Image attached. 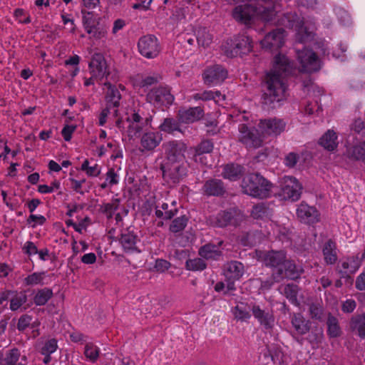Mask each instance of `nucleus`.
<instances>
[{"instance_id": "nucleus-1", "label": "nucleus", "mask_w": 365, "mask_h": 365, "mask_svg": "<svg viewBox=\"0 0 365 365\" xmlns=\"http://www.w3.org/2000/svg\"><path fill=\"white\" fill-rule=\"evenodd\" d=\"M294 63L285 55L278 54L274 58L272 69L265 77L266 91L262 96V103L272 106L281 101L287 89L285 78L294 73Z\"/></svg>"}, {"instance_id": "nucleus-2", "label": "nucleus", "mask_w": 365, "mask_h": 365, "mask_svg": "<svg viewBox=\"0 0 365 365\" xmlns=\"http://www.w3.org/2000/svg\"><path fill=\"white\" fill-rule=\"evenodd\" d=\"M233 18L245 24H247L255 16H259L263 21H273L276 16L274 0H257V5H240L232 12Z\"/></svg>"}, {"instance_id": "nucleus-3", "label": "nucleus", "mask_w": 365, "mask_h": 365, "mask_svg": "<svg viewBox=\"0 0 365 365\" xmlns=\"http://www.w3.org/2000/svg\"><path fill=\"white\" fill-rule=\"evenodd\" d=\"M242 187L245 194L262 199L271 195L273 185L259 174L252 173L243 180Z\"/></svg>"}, {"instance_id": "nucleus-4", "label": "nucleus", "mask_w": 365, "mask_h": 365, "mask_svg": "<svg viewBox=\"0 0 365 365\" xmlns=\"http://www.w3.org/2000/svg\"><path fill=\"white\" fill-rule=\"evenodd\" d=\"M152 117L149 115H145L143 113L134 110V112L128 116L125 120L118 118L116 122V126L121 130L125 131L130 138L138 137L146 126L150 125Z\"/></svg>"}, {"instance_id": "nucleus-5", "label": "nucleus", "mask_w": 365, "mask_h": 365, "mask_svg": "<svg viewBox=\"0 0 365 365\" xmlns=\"http://www.w3.org/2000/svg\"><path fill=\"white\" fill-rule=\"evenodd\" d=\"M252 41L249 36L240 34L226 41L222 49L227 57H235L250 53L252 48Z\"/></svg>"}, {"instance_id": "nucleus-6", "label": "nucleus", "mask_w": 365, "mask_h": 365, "mask_svg": "<svg viewBox=\"0 0 365 365\" xmlns=\"http://www.w3.org/2000/svg\"><path fill=\"white\" fill-rule=\"evenodd\" d=\"M189 163L187 161L180 163H161L160 168L163 173V179L173 184L180 182L188 173Z\"/></svg>"}, {"instance_id": "nucleus-7", "label": "nucleus", "mask_w": 365, "mask_h": 365, "mask_svg": "<svg viewBox=\"0 0 365 365\" xmlns=\"http://www.w3.org/2000/svg\"><path fill=\"white\" fill-rule=\"evenodd\" d=\"M302 187L299 181L292 176H284L279 181V190L274 192L282 200L297 201L299 199Z\"/></svg>"}, {"instance_id": "nucleus-8", "label": "nucleus", "mask_w": 365, "mask_h": 365, "mask_svg": "<svg viewBox=\"0 0 365 365\" xmlns=\"http://www.w3.org/2000/svg\"><path fill=\"white\" fill-rule=\"evenodd\" d=\"M238 140L247 149L260 148L263 143V138L258 130L255 127H250L242 123L238 126Z\"/></svg>"}, {"instance_id": "nucleus-9", "label": "nucleus", "mask_w": 365, "mask_h": 365, "mask_svg": "<svg viewBox=\"0 0 365 365\" xmlns=\"http://www.w3.org/2000/svg\"><path fill=\"white\" fill-rule=\"evenodd\" d=\"M165 160L162 163H180L187 161L185 153L186 145L180 140H170L163 144Z\"/></svg>"}, {"instance_id": "nucleus-10", "label": "nucleus", "mask_w": 365, "mask_h": 365, "mask_svg": "<svg viewBox=\"0 0 365 365\" xmlns=\"http://www.w3.org/2000/svg\"><path fill=\"white\" fill-rule=\"evenodd\" d=\"M297 58L301 65L302 72L313 73L321 68L320 60L312 50L303 48L298 51Z\"/></svg>"}, {"instance_id": "nucleus-11", "label": "nucleus", "mask_w": 365, "mask_h": 365, "mask_svg": "<svg viewBox=\"0 0 365 365\" xmlns=\"http://www.w3.org/2000/svg\"><path fill=\"white\" fill-rule=\"evenodd\" d=\"M138 48L140 53L147 58H154L160 52L158 38L154 35L143 36L138 40Z\"/></svg>"}, {"instance_id": "nucleus-12", "label": "nucleus", "mask_w": 365, "mask_h": 365, "mask_svg": "<svg viewBox=\"0 0 365 365\" xmlns=\"http://www.w3.org/2000/svg\"><path fill=\"white\" fill-rule=\"evenodd\" d=\"M146 99L155 106H168L173 103L174 96L168 87L160 86L151 89L148 93Z\"/></svg>"}, {"instance_id": "nucleus-13", "label": "nucleus", "mask_w": 365, "mask_h": 365, "mask_svg": "<svg viewBox=\"0 0 365 365\" xmlns=\"http://www.w3.org/2000/svg\"><path fill=\"white\" fill-rule=\"evenodd\" d=\"M90 74L93 76V78H97L102 83L104 78L109 76V71L106 61L103 54L100 53H94L88 64Z\"/></svg>"}, {"instance_id": "nucleus-14", "label": "nucleus", "mask_w": 365, "mask_h": 365, "mask_svg": "<svg viewBox=\"0 0 365 365\" xmlns=\"http://www.w3.org/2000/svg\"><path fill=\"white\" fill-rule=\"evenodd\" d=\"M227 77V71L220 65L207 67L202 73V80L208 86L222 83Z\"/></svg>"}, {"instance_id": "nucleus-15", "label": "nucleus", "mask_w": 365, "mask_h": 365, "mask_svg": "<svg viewBox=\"0 0 365 365\" xmlns=\"http://www.w3.org/2000/svg\"><path fill=\"white\" fill-rule=\"evenodd\" d=\"M244 274L243 264L237 261L227 263L224 267V274L227 282V291L235 290V282L239 280Z\"/></svg>"}, {"instance_id": "nucleus-16", "label": "nucleus", "mask_w": 365, "mask_h": 365, "mask_svg": "<svg viewBox=\"0 0 365 365\" xmlns=\"http://www.w3.org/2000/svg\"><path fill=\"white\" fill-rule=\"evenodd\" d=\"M252 314L259 323V324L266 330L273 328L274 325V317L272 312L268 309H263L259 304H252Z\"/></svg>"}, {"instance_id": "nucleus-17", "label": "nucleus", "mask_w": 365, "mask_h": 365, "mask_svg": "<svg viewBox=\"0 0 365 365\" xmlns=\"http://www.w3.org/2000/svg\"><path fill=\"white\" fill-rule=\"evenodd\" d=\"M300 272L293 262L285 259L279 269L273 271L272 277L275 282H279L284 278L296 279L299 277Z\"/></svg>"}, {"instance_id": "nucleus-18", "label": "nucleus", "mask_w": 365, "mask_h": 365, "mask_svg": "<svg viewBox=\"0 0 365 365\" xmlns=\"http://www.w3.org/2000/svg\"><path fill=\"white\" fill-rule=\"evenodd\" d=\"M284 29L282 28L276 29L264 36L261 41V45L264 48L276 50L284 45Z\"/></svg>"}, {"instance_id": "nucleus-19", "label": "nucleus", "mask_w": 365, "mask_h": 365, "mask_svg": "<svg viewBox=\"0 0 365 365\" xmlns=\"http://www.w3.org/2000/svg\"><path fill=\"white\" fill-rule=\"evenodd\" d=\"M258 126L262 133L277 136L284 130L286 123L282 119L274 118L260 120Z\"/></svg>"}, {"instance_id": "nucleus-20", "label": "nucleus", "mask_w": 365, "mask_h": 365, "mask_svg": "<svg viewBox=\"0 0 365 365\" xmlns=\"http://www.w3.org/2000/svg\"><path fill=\"white\" fill-rule=\"evenodd\" d=\"M162 140V134L159 132H145L140 137L139 149L142 153L152 152L160 145Z\"/></svg>"}, {"instance_id": "nucleus-21", "label": "nucleus", "mask_w": 365, "mask_h": 365, "mask_svg": "<svg viewBox=\"0 0 365 365\" xmlns=\"http://www.w3.org/2000/svg\"><path fill=\"white\" fill-rule=\"evenodd\" d=\"M103 84L107 86L108 91L106 95V106L113 109L114 116L118 115V108L120 106L121 94L118 89L109 82H104Z\"/></svg>"}, {"instance_id": "nucleus-22", "label": "nucleus", "mask_w": 365, "mask_h": 365, "mask_svg": "<svg viewBox=\"0 0 365 365\" xmlns=\"http://www.w3.org/2000/svg\"><path fill=\"white\" fill-rule=\"evenodd\" d=\"M1 365H28V359L26 355H21L17 348L6 351L1 360Z\"/></svg>"}, {"instance_id": "nucleus-23", "label": "nucleus", "mask_w": 365, "mask_h": 365, "mask_svg": "<svg viewBox=\"0 0 365 365\" xmlns=\"http://www.w3.org/2000/svg\"><path fill=\"white\" fill-rule=\"evenodd\" d=\"M297 214L302 222L312 225L319 221V213L315 207L309 206L305 203H301L297 210Z\"/></svg>"}, {"instance_id": "nucleus-24", "label": "nucleus", "mask_w": 365, "mask_h": 365, "mask_svg": "<svg viewBox=\"0 0 365 365\" xmlns=\"http://www.w3.org/2000/svg\"><path fill=\"white\" fill-rule=\"evenodd\" d=\"M260 258H263V260L267 266L274 268V270L279 269L282 267V263L286 259V254L283 251H269L262 255L260 252L259 255Z\"/></svg>"}, {"instance_id": "nucleus-25", "label": "nucleus", "mask_w": 365, "mask_h": 365, "mask_svg": "<svg viewBox=\"0 0 365 365\" xmlns=\"http://www.w3.org/2000/svg\"><path fill=\"white\" fill-rule=\"evenodd\" d=\"M202 192L207 196H222L225 192V187L221 180L210 179L205 182Z\"/></svg>"}, {"instance_id": "nucleus-26", "label": "nucleus", "mask_w": 365, "mask_h": 365, "mask_svg": "<svg viewBox=\"0 0 365 365\" xmlns=\"http://www.w3.org/2000/svg\"><path fill=\"white\" fill-rule=\"evenodd\" d=\"M179 120L184 123H192L199 120L204 115V110L200 107H192L188 109L182 108L178 110Z\"/></svg>"}, {"instance_id": "nucleus-27", "label": "nucleus", "mask_w": 365, "mask_h": 365, "mask_svg": "<svg viewBox=\"0 0 365 365\" xmlns=\"http://www.w3.org/2000/svg\"><path fill=\"white\" fill-rule=\"evenodd\" d=\"M274 23L283 26L286 28L294 29L297 31L303 29L302 21L295 14L292 13L283 14L282 16H281L277 21H274Z\"/></svg>"}, {"instance_id": "nucleus-28", "label": "nucleus", "mask_w": 365, "mask_h": 365, "mask_svg": "<svg viewBox=\"0 0 365 365\" xmlns=\"http://www.w3.org/2000/svg\"><path fill=\"white\" fill-rule=\"evenodd\" d=\"M240 218H241L240 216L234 215L232 212L222 211L219 212L216 217L217 226L219 227H225L227 226L237 227L240 225L238 223Z\"/></svg>"}, {"instance_id": "nucleus-29", "label": "nucleus", "mask_w": 365, "mask_h": 365, "mask_svg": "<svg viewBox=\"0 0 365 365\" xmlns=\"http://www.w3.org/2000/svg\"><path fill=\"white\" fill-rule=\"evenodd\" d=\"M245 173V168L240 165L230 163L223 168L222 176L231 181L239 180Z\"/></svg>"}, {"instance_id": "nucleus-30", "label": "nucleus", "mask_w": 365, "mask_h": 365, "mask_svg": "<svg viewBox=\"0 0 365 365\" xmlns=\"http://www.w3.org/2000/svg\"><path fill=\"white\" fill-rule=\"evenodd\" d=\"M365 258V252L359 255L352 256L344 259L341 262V265L345 273H354L361 266V260Z\"/></svg>"}, {"instance_id": "nucleus-31", "label": "nucleus", "mask_w": 365, "mask_h": 365, "mask_svg": "<svg viewBox=\"0 0 365 365\" xmlns=\"http://www.w3.org/2000/svg\"><path fill=\"white\" fill-rule=\"evenodd\" d=\"M250 310H252V304L240 302L232 309V313L237 321L247 322L251 317Z\"/></svg>"}, {"instance_id": "nucleus-32", "label": "nucleus", "mask_w": 365, "mask_h": 365, "mask_svg": "<svg viewBox=\"0 0 365 365\" xmlns=\"http://www.w3.org/2000/svg\"><path fill=\"white\" fill-rule=\"evenodd\" d=\"M222 242H223L222 240L218 242V246L213 244H207L202 246L199 250V255L205 259H218L222 255L220 246L222 245Z\"/></svg>"}, {"instance_id": "nucleus-33", "label": "nucleus", "mask_w": 365, "mask_h": 365, "mask_svg": "<svg viewBox=\"0 0 365 365\" xmlns=\"http://www.w3.org/2000/svg\"><path fill=\"white\" fill-rule=\"evenodd\" d=\"M120 242L126 250H134L136 247V244L138 241V236L130 230H122Z\"/></svg>"}, {"instance_id": "nucleus-34", "label": "nucleus", "mask_w": 365, "mask_h": 365, "mask_svg": "<svg viewBox=\"0 0 365 365\" xmlns=\"http://www.w3.org/2000/svg\"><path fill=\"white\" fill-rule=\"evenodd\" d=\"M319 143L329 151L334 150L337 145V135L332 130H328L319 139Z\"/></svg>"}, {"instance_id": "nucleus-35", "label": "nucleus", "mask_w": 365, "mask_h": 365, "mask_svg": "<svg viewBox=\"0 0 365 365\" xmlns=\"http://www.w3.org/2000/svg\"><path fill=\"white\" fill-rule=\"evenodd\" d=\"M101 351L96 344L92 341H88L85 344L83 354L86 360L90 363L95 364L98 361Z\"/></svg>"}, {"instance_id": "nucleus-36", "label": "nucleus", "mask_w": 365, "mask_h": 365, "mask_svg": "<svg viewBox=\"0 0 365 365\" xmlns=\"http://www.w3.org/2000/svg\"><path fill=\"white\" fill-rule=\"evenodd\" d=\"M323 255L327 264H333L337 259L336 243L329 240L323 247Z\"/></svg>"}, {"instance_id": "nucleus-37", "label": "nucleus", "mask_w": 365, "mask_h": 365, "mask_svg": "<svg viewBox=\"0 0 365 365\" xmlns=\"http://www.w3.org/2000/svg\"><path fill=\"white\" fill-rule=\"evenodd\" d=\"M177 207H170L169 204L163 202L161 205H156L155 215L158 218L165 220H170L176 214Z\"/></svg>"}, {"instance_id": "nucleus-38", "label": "nucleus", "mask_w": 365, "mask_h": 365, "mask_svg": "<svg viewBox=\"0 0 365 365\" xmlns=\"http://www.w3.org/2000/svg\"><path fill=\"white\" fill-rule=\"evenodd\" d=\"M46 276V272H33L24 278V283L26 286L31 287L36 285H43L46 284L44 282Z\"/></svg>"}, {"instance_id": "nucleus-39", "label": "nucleus", "mask_w": 365, "mask_h": 365, "mask_svg": "<svg viewBox=\"0 0 365 365\" xmlns=\"http://www.w3.org/2000/svg\"><path fill=\"white\" fill-rule=\"evenodd\" d=\"M53 291L50 288H43L38 289L34 297V302L37 306H43L52 297Z\"/></svg>"}, {"instance_id": "nucleus-40", "label": "nucleus", "mask_w": 365, "mask_h": 365, "mask_svg": "<svg viewBox=\"0 0 365 365\" xmlns=\"http://www.w3.org/2000/svg\"><path fill=\"white\" fill-rule=\"evenodd\" d=\"M351 326L354 330L357 331L361 338H365V314L353 317Z\"/></svg>"}, {"instance_id": "nucleus-41", "label": "nucleus", "mask_w": 365, "mask_h": 365, "mask_svg": "<svg viewBox=\"0 0 365 365\" xmlns=\"http://www.w3.org/2000/svg\"><path fill=\"white\" fill-rule=\"evenodd\" d=\"M292 324L297 333L300 334H306L309 327L301 314H294L292 318Z\"/></svg>"}, {"instance_id": "nucleus-42", "label": "nucleus", "mask_w": 365, "mask_h": 365, "mask_svg": "<svg viewBox=\"0 0 365 365\" xmlns=\"http://www.w3.org/2000/svg\"><path fill=\"white\" fill-rule=\"evenodd\" d=\"M159 128L161 131L168 133L180 131L179 122L177 120L170 118H165L163 122L160 125Z\"/></svg>"}, {"instance_id": "nucleus-43", "label": "nucleus", "mask_w": 365, "mask_h": 365, "mask_svg": "<svg viewBox=\"0 0 365 365\" xmlns=\"http://www.w3.org/2000/svg\"><path fill=\"white\" fill-rule=\"evenodd\" d=\"M298 291V286L294 284H288L284 289V292L287 299H288V300L295 306L299 305V302L297 300Z\"/></svg>"}, {"instance_id": "nucleus-44", "label": "nucleus", "mask_w": 365, "mask_h": 365, "mask_svg": "<svg viewBox=\"0 0 365 365\" xmlns=\"http://www.w3.org/2000/svg\"><path fill=\"white\" fill-rule=\"evenodd\" d=\"M349 157L356 160H365V142L351 147L348 151Z\"/></svg>"}, {"instance_id": "nucleus-45", "label": "nucleus", "mask_w": 365, "mask_h": 365, "mask_svg": "<svg viewBox=\"0 0 365 365\" xmlns=\"http://www.w3.org/2000/svg\"><path fill=\"white\" fill-rule=\"evenodd\" d=\"M120 205V200L118 198L113 199L111 202L103 203L101 205L100 210L106 215L108 219L113 217V213L118 210Z\"/></svg>"}, {"instance_id": "nucleus-46", "label": "nucleus", "mask_w": 365, "mask_h": 365, "mask_svg": "<svg viewBox=\"0 0 365 365\" xmlns=\"http://www.w3.org/2000/svg\"><path fill=\"white\" fill-rule=\"evenodd\" d=\"M213 150V143L209 140H202L196 148L195 154V160L197 161V157L204 153H210Z\"/></svg>"}, {"instance_id": "nucleus-47", "label": "nucleus", "mask_w": 365, "mask_h": 365, "mask_svg": "<svg viewBox=\"0 0 365 365\" xmlns=\"http://www.w3.org/2000/svg\"><path fill=\"white\" fill-rule=\"evenodd\" d=\"M327 331L331 337H336L340 334V328L336 317L329 316L327 319Z\"/></svg>"}, {"instance_id": "nucleus-48", "label": "nucleus", "mask_w": 365, "mask_h": 365, "mask_svg": "<svg viewBox=\"0 0 365 365\" xmlns=\"http://www.w3.org/2000/svg\"><path fill=\"white\" fill-rule=\"evenodd\" d=\"M26 302V296L23 293H16L10 299V309L18 310Z\"/></svg>"}, {"instance_id": "nucleus-49", "label": "nucleus", "mask_w": 365, "mask_h": 365, "mask_svg": "<svg viewBox=\"0 0 365 365\" xmlns=\"http://www.w3.org/2000/svg\"><path fill=\"white\" fill-rule=\"evenodd\" d=\"M206 267L205 261L201 258L190 259L186 262V268L191 271H202Z\"/></svg>"}, {"instance_id": "nucleus-50", "label": "nucleus", "mask_w": 365, "mask_h": 365, "mask_svg": "<svg viewBox=\"0 0 365 365\" xmlns=\"http://www.w3.org/2000/svg\"><path fill=\"white\" fill-rule=\"evenodd\" d=\"M259 359L264 360L266 365H274L279 364L281 362L280 353H276L274 355H273L271 354L269 350H267V351L259 356Z\"/></svg>"}, {"instance_id": "nucleus-51", "label": "nucleus", "mask_w": 365, "mask_h": 365, "mask_svg": "<svg viewBox=\"0 0 365 365\" xmlns=\"http://www.w3.org/2000/svg\"><path fill=\"white\" fill-rule=\"evenodd\" d=\"M57 349V341L56 339H50L46 341L42 347L41 354L43 355L49 356L54 353Z\"/></svg>"}, {"instance_id": "nucleus-52", "label": "nucleus", "mask_w": 365, "mask_h": 365, "mask_svg": "<svg viewBox=\"0 0 365 365\" xmlns=\"http://www.w3.org/2000/svg\"><path fill=\"white\" fill-rule=\"evenodd\" d=\"M159 81V78L154 76H148L143 77L138 83L137 86L140 88H147L152 85L157 83Z\"/></svg>"}, {"instance_id": "nucleus-53", "label": "nucleus", "mask_w": 365, "mask_h": 365, "mask_svg": "<svg viewBox=\"0 0 365 365\" xmlns=\"http://www.w3.org/2000/svg\"><path fill=\"white\" fill-rule=\"evenodd\" d=\"M267 207L264 203H259L253 206L251 215L254 218L262 217L267 213Z\"/></svg>"}, {"instance_id": "nucleus-54", "label": "nucleus", "mask_w": 365, "mask_h": 365, "mask_svg": "<svg viewBox=\"0 0 365 365\" xmlns=\"http://www.w3.org/2000/svg\"><path fill=\"white\" fill-rule=\"evenodd\" d=\"M60 187V182L58 180L53 181L51 186L47 185H39L38 187V191L42 194L51 193L55 190H58Z\"/></svg>"}, {"instance_id": "nucleus-55", "label": "nucleus", "mask_w": 365, "mask_h": 365, "mask_svg": "<svg viewBox=\"0 0 365 365\" xmlns=\"http://www.w3.org/2000/svg\"><path fill=\"white\" fill-rule=\"evenodd\" d=\"M299 155L294 152L288 153L284 160V163L287 167L294 168L299 160Z\"/></svg>"}, {"instance_id": "nucleus-56", "label": "nucleus", "mask_w": 365, "mask_h": 365, "mask_svg": "<svg viewBox=\"0 0 365 365\" xmlns=\"http://www.w3.org/2000/svg\"><path fill=\"white\" fill-rule=\"evenodd\" d=\"M197 40L199 44L204 47H207L212 43V38L210 34L203 31L201 34H198Z\"/></svg>"}, {"instance_id": "nucleus-57", "label": "nucleus", "mask_w": 365, "mask_h": 365, "mask_svg": "<svg viewBox=\"0 0 365 365\" xmlns=\"http://www.w3.org/2000/svg\"><path fill=\"white\" fill-rule=\"evenodd\" d=\"M32 318L31 316L25 314L21 316L18 322L17 328L19 331L25 330L31 323Z\"/></svg>"}, {"instance_id": "nucleus-58", "label": "nucleus", "mask_w": 365, "mask_h": 365, "mask_svg": "<svg viewBox=\"0 0 365 365\" xmlns=\"http://www.w3.org/2000/svg\"><path fill=\"white\" fill-rule=\"evenodd\" d=\"M106 180L108 182L110 186L118 183V175L116 173L114 168H111L108 170Z\"/></svg>"}, {"instance_id": "nucleus-59", "label": "nucleus", "mask_w": 365, "mask_h": 365, "mask_svg": "<svg viewBox=\"0 0 365 365\" xmlns=\"http://www.w3.org/2000/svg\"><path fill=\"white\" fill-rule=\"evenodd\" d=\"M214 98L212 91H204L202 93H195L192 96V98L195 101H210Z\"/></svg>"}, {"instance_id": "nucleus-60", "label": "nucleus", "mask_w": 365, "mask_h": 365, "mask_svg": "<svg viewBox=\"0 0 365 365\" xmlns=\"http://www.w3.org/2000/svg\"><path fill=\"white\" fill-rule=\"evenodd\" d=\"M76 125H66L61 130V135L63 137V139L66 141H70L72 138V134L76 130Z\"/></svg>"}, {"instance_id": "nucleus-61", "label": "nucleus", "mask_w": 365, "mask_h": 365, "mask_svg": "<svg viewBox=\"0 0 365 365\" xmlns=\"http://www.w3.org/2000/svg\"><path fill=\"white\" fill-rule=\"evenodd\" d=\"M188 218L185 215L175 218L170 228H185L187 225Z\"/></svg>"}, {"instance_id": "nucleus-62", "label": "nucleus", "mask_w": 365, "mask_h": 365, "mask_svg": "<svg viewBox=\"0 0 365 365\" xmlns=\"http://www.w3.org/2000/svg\"><path fill=\"white\" fill-rule=\"evenodd\" d=\"M23 250L26 254H27L29 256L36 255L38 252V249L36 246L30 241H27L24 247Z\"/></svg>"}, {"instance_id": "nucleus-63", "label": "nucleus", "mask_w": 365, "mask_h": 365, "mask_svg": "<svg viewBox=\"0 0 365 365\" xmlns=\"http://www.w3.org/2000/svg\"><path fill=\"white\" fill-rule=\"evenodd\" d=\"M356 304L354 299H346L342 304V311L345 313H351L356 308Z\"/></svg>"}, {"instance_id": "nucleus-64", "label": "nucleus", "mask_w": 365, "mask_h": 365, "mask_svg": "<svg viewBox=\"0 0 365 365\" xmlns=\"http://www.w3.org/2000/svg\"><path fill=\"white\" fill-rule=\"evenodd\" d=\"M355 287L358 290H365V272H362L356 277Z\"/></svg>"}]
</instances>
